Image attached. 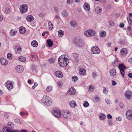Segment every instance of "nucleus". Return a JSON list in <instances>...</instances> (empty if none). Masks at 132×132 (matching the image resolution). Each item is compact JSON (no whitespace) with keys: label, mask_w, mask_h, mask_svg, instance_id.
Here are the masks:
<instances>
[{"label":"nucleus","mask_w":132,"mask_h":132,"mask_svg":"<svg viewBox=\"0 0 132 132\" xmlns=\"http://www.w3.org/2000/svg\"><path fill=\"white\" fill-rule=\"evenodd\" d=\"M66 56L63 55L59 57L58 62L60 66L64 67L68 65L69 63V59Z\"/></svg>","instance_id":"nucleus-1"},{"label":"nucleus","mask_w":132,"mask_h":132,"mask_svg":"<svg viewBox=\"0 0 132 132\" xmlns=\"http://www.w3.org/2000/svg\"><path fill=\"white\" fill-rule=\"evenodd\" d=\"M46 105L50 106L52 104V101L50 98L48 96L44 95L41 100Z\"/></svg>","instance_id":"nucleus-2"},{"label":"nucleus","mask_w":132,"mask_h":132,"mask_svg":"<svg viewBox=\"0 0 132 132\" xmlns=\"http://www.w3.org/2000/svg\"><path fill=\"white\" fill-rule=\"evenodd\" d=\"M75 44L77 46L79 47H82L84 44V42L82 39L78 38L76 39Z\"/></svg>","instance_id":"nucleus-3"},{"label":"nucleus","mask_w":132,"mask_h":132,"mask_svg":"<svg viewBox=\"0 0 132 132\" xmlns=\"http://www.w3.org/2000/svg\"><path fill=\"white\" fill-rule=\"evenodd\" d=\"M90 50L91 53L94 54H98L100 52V50L98 47L96 46H93Z\"/></svg>","instance_id":"nucleus-4"},{"label":"nucleus","mask_w":132,"mask_h":132,"mask_svg":"<svg viewBox=\"0 0 132 132\" xmlns=\"http://www.w3.org/2000/svg\"><path fill=\"white\" fill-rule=\"evenodd\" d=\"M85 35L87 37L92 36H95V32L94 30H89L86 31L84 33Z\"/></svg>","instance_id":"nucleus-5"},{"label":"nucleus","mask_w":132,"mask_h":132,"mask_svg":"<svg viewBox=\"0 0 132 132\" xmlns=\"http://www.w3.org/2000/svg\"><path fill=\"white\" fill-rule=\"evenodd\" d=\"M14 82L10 81H8L5 84V85L6 87L9 90H10L13 88Z\"/></svg>","instance_id":"nucleus-6"},{"label":"nucleus","mask_w":132,"mask_h":132,"mask_svg":"<svg viewBox=\"0 0 132 132\" xmlns=\"http://www.w3.org/2000/svg\"><path fill=\"white\" fill-rule=\"evenodd\" d=\"M28 7L27 5L23 4L20 7V12L23 14L25 13L28 11Z\"/></svg>","instance_id":"nucleus-7"},{"label":"nucleus","mask_w":132,"mask_h":132,"mask_svg":"<svg viewBox=\"0 0 132 132\" xmlns=\"http://www.w3.org/2000/svg\"><path fill=\"white\" fill-rule=\"evenodd\" d=\"M125 95L126 98L127 99H131L132 97V93L130 91L127 90L125 92Z\"/></svg>","instance_id":"nucleus-8"},{"label":"nucleus","mask_w":132,"mask_h":132,"mask_svg":"<svg viewBox=\"0 0 132 132\" xmlns=\"http://www.w3.org/2000/svg\"><path fill=\"white\" fill-rule=\"evenodd\" d=\"M62 115L63 117L66 119H68L70 118L71 113L70 112L63 111L62 112Z\"/></svg>","instance_id":"nucleus-9"},{"label":"nucleus","mask_w":132,"mask_h":132,"mask_svg":"<svg viewBox=\"0 0 132 132\" xmlns=\"http://www.w3.org/2000/svg\"><path fill=\"white\" fill-rule=\"evenodd\" d=\"M126 115L128 119L132 120V111H128L126 112Z\"/></svg>","instance_id":"nucleus-10"},{"label":"nucleus","mask_w":132,"mask_h":132,"mask_svg":"<svg viewBox=\"0 0 132 132\" xmlns=\"http://www.w3.org/2000/svg\"><path fill=\"white\" fill-rule=\"evenodd\" d=\"M53 114L54 116L57 118L60 117L61 116V114L59 109L54 110Z\"/></svg>","instance_id":"nucleus-11"},{"label":"nucleus","mask_w":132,"mask_h":132,"mask_svg":"<svg viewBox=\"0 0 132 132\" xmlns=\"http://www.w3.org/2000/svg\"><path fill=\"white\" fill-rule=\"evenodd\" d=\"M15 69L18 72L21 73L23 71V68L22 66L18 65L16 67Z\"/></svg>","instance_id":"nucleus-12"},{"label":"nucleus","mask_w":132,"mask_h":132,"mask_svg":"<svg viewBox=\"0 0 132 132\" xmlns=\"http://www.w3.org/2000/svg\"><path fill=\"white\" fill-rule=\"evenodd\" d=\"M68 92L69 93L70 95H74L76 93L75 89L73 87H71L69 89Z\"/></svg>","instance_id":"nucleus-13"},{"label":"nucleus","mask_w":132,"mask_h":132,"mask_svg":"<svg viewBox=\"0 0 132 132\" xmlns=\"http://www.w3.org/2000/svg\"><path fill=\"white\" fill-rule=\"evenodd\" d=\"M7 127L9 129L13 130V128L14 127V124L11 122H9L7 125Z\"/></svg>","instance_id":"nucleus-14"},{"label":"nucleus","mask_w":132,"mask_h":132,"mask_svg":"<svg viewBox=\"0 0 132 132\" xmlns=\"http://www.w3.org/2000/svg\"><path fill=\"white\" fill-rule=\"evenodd\" d=\"M84 9L86 11H88L90 9V6L89 4L87 3H85L84 5Z\"/></svg>","instance_id":"nucleus-15"},{"label":"nucleus","mask_w":132,"mask_h":132,"mask_svg":"<svg viewBox=\"0 0 132 132\" xmlns=\"http://www.w3.org/2000/svg\"><path fill=\"white\" fill-rule=\"evenodd\" d=\"M127 52V50L126 48H123L120 51V53L122 55H126Z\"/></svg>","instance_id":"nucleus-16"},{"label":"nucleus","mask_w":132,"mask_h":132,"mask_svg":"<svg viewBox=\"0 0 132 132\" xmlns=\"http://www.w3.org/2000/svg\"><path fill=\"white\" fill-rule=\"evenodd\" d=\"M79 73L81 75H84L86 73L85 69L84 68H81L79 70Z\"/></svg>","instance_id":"nucleus-17"},{"label":"nucleus","mask_w":132,"mask_h":132,"mask_svg":"<svg viewBox=\"0 0 132 132\" xmlns=\"http://www.w3.org/2000/svg\"><path fill=\"white\" fill-rule=\"evenodd\" d=\"M19 30L21 34H24L26 32V29L24 27H21L19 28Z\"/></svg>","instance_id":"nucleus-18"},{"label":"nucleus","mask_w":132,"mask_h":132,"mask_svg":"<svg viewBox=\"0 0 132 132\" xmlns=\"http://www.w3.org/2000/svg\"><path fill=\"white\" fill-rule=\"evenodd\" d=\"M15 52L16 53L18 54H19L21 53L22 50V48L21 46H19L18 47H16L15 48Z\"/></svg>","instance_id":"nucleus-19"},{"label":"nucleus","mask_w":132,"mask_h":132,"mask_svg":"<svg viewBox=\"0 0 132 132\" xmlns=\"http://www.w3.org/2000/svg\"><path fill=\"white\" fill-rule=\"evenodd\" d=\"M1 63L2 65H6L8 63V61L5 59L2 58L1 59Z\"/></svg>","instance_id":"nucleus-20"},{"label":"nucleus","mask_w":132,"mask_h":132,"mask_svg":"<svg viewBox=\"0 0 132 132\" xmlns=\"http://www.w3.org/2000/svg\"><path fill=\"white\" fill-rule=\"evenodd\" d=\"M34 18L31 15H28L26 17L27 20L29 22H31L34 20Z\"/></svg>","instance_id":"nucleus-21"},{"label":"nucleus","mask_w":132,"mask_h":132,"mask_svg":"<svg viewBox=\"0 0 132 132\" xmlns=\"http://www.w3.org/2000/svg\"><path fill=\"white\" fill-rule=\"evenodd\" d=\"M69 105L72 108H74L77 105L76 102L74 101L70 102L69 103Z\"/></svg>","instance_id":"nucleus-22"},{"label":"nucleus","mask_w":132,"mask_h":132,"mask_svg":"<svg viewBox=\"0 0 132 132\" xmlns=\"http://www.w3.org/2000/svg\"><path fill=\"white\" fill-rule=\"evenodd\" d=\"M102 11V9L99 6H98L95 8V12L97 14L101 13Z\"/></svg>","instance_id":"nucleus-23"},{"label":"nucleus","mask_w":132,"mask_h":132,"mask_svg":"<svg viewBox=\"0 0 132 132\" xmlns=\"http://www.w3.org/2000/svg\"><path fill=\"white\" fill-rule=\"evenodd\" d=\"M110 75L112 76H114L116 75V70L115 69H113L110 71Z\"/></svg>","instance_id":"nucleus-24"},{"label":"nucleus","mask_w":132,"mask_h":132,"mask_svg":"<svg viewBox=\"0 0 132 132\" xmlns=\"http://www.w3.org/2000/svg\"><path fill=\"white\" fill-rule=\"evenodd\" d=\"M56 76L59 78H62L63 77V75L62 73L60 71H58L55 72Z\"/></svg>","instance_id":"nucleus-25"},{"label":"nucleus","mask_w":132,"mask_h":132,"mask_svg":"<svg viewBox=\"0 0 132 132\" xmlns=\"http://www.w3.org/2000/svg\"><path fill=\"white\" fill-rule=\"evenodd\" d=\"M31 45L32 46L35 47H37L38 45L37 42L35 40H34L32 41Z\"/></svg>","instance_id":"nucleus-26"},{"label":"nucleus","mask_w":132,"mask_h":132,"mask_svg":"<svg viewBox=\"0 0 132 132\" xmlns=\"http://www.w3.org/2000/svg\"><path fill=\"white\" fill-rule=\"evenodd\" d=\"M17 31L15 30H11L10 32V34L12 36H14L16 33Z\"/></svg>","instance_id":"nucleus-27"},{"label":"nucleus","mask_w":132,"mask_h":132,"mask_svg":"<svg viewBox=\"0 0 132 132\" xmlns=\"http://www.w3.org/2000/svg\"><path fill=\"white\" fill-rule=\"evenodd\" d=\"M47 44L48 46L51 47L53 45V42L51 41L50 39H49L47 40Z\"/></svg>","instance_id":"nucleus-28"},{"label":"nucleus","mask_w":132,"mask_h":132,"mask_svg":"<svg viewBox=\"0 0 132 132\" xmlns=\"http://www.w3.org/2000/svg\"><path fill=\"white\" fill-rule=\"evenodd\" d=\"M58 36L59 37H62L64 35V32L63 31L60 30L58 32Z\"/></svg>","instance_id":"nucleus-29"},{"label":"nucleus","mask_w":132,"mask_h":132,"mask_svg":"<svg viewBox=\"0 0 132 132\" xmlns=\"http://www.w3.org/2000/svg\"><path fill=\"white\" fill-rule=\"evenodd\" d=\"M106 117V116L103 113L100 114L99 115V118L101 120H103Z\"/></svg>","instance_id":"nucleus-30"},{"label":"nucleus","mask_w":132,"mask_h":132,"mask_svg":"<svg viewBox=\"0 0 132 132\" xmlns=\"http://www.w3.org/2000/svg\"><path fill=\"white\" fill-rule=\"evenodd\" d=\"M18 60L20 61L23 62L25 61L26 59L24 57L20 56L18 58Z\"/></svg>","instance_id":"nucleus-31"},{"label":"nucleus","mask_w":132,"mask_h":132,"mask_svg":"<svg viewBox=\"0 0 132 132\" xmlns=\"http://www.w3.org/2000/svg\"><path fill=\"white\" fill-rule=\"evenodd\" d=\"M119 68L120 70H124L126 68V67L122 64L119 65Z\"/></svg>","instance_id":"nucleus-32"},{"label":"nucleus","mask_w":132,"mask_h":132,"mask_svg":"<svg viewBox=\"0 0 132 132\" xmlns=\"http://www.w3.org/2000/svg\"><path fill=\"white\" fill-rule=\"evenodd\" d=\"M62 14L64 17H66L68 16V14L67 11L64 10L62 11Z\"/></svg>","instance_id":"nucleus-33"},{"label":"nucleus","mask_w":132,"mask_h":132,"mask_svg":"<svg viewBox=\"0 0 132 132\" xmlns=\"http://www.w3.org/2000/svg\"><path fill=\"white\" fill-rule=\"evenodd\" d=\"M52 90V87L51 86H49L47 87L46 88V91L48 92H50Z\"/></svg>","instance_id":"nucleus-34"},{"label":"nucleus","mask_w":132,"mask_h":132,"mask_svg":"<svg viewBox=\"0 0 132 132\" xmlns=\"http://www.w3.org/2000/svg\"><path fill=\"white\" fill-rule=\"evenodd\" d=\"M11 130L9 129L7 127H4L3 129V132H11Z\"/></svg>","instance_id":"nucleus-35"},{"label":"nucleus","mask_w":132,"mask_h":132,"mask_svg":"<svg viewBox=\"0 0 132 132\" xmlns=\"http://www.w3.org/2000/svg\"><path fill=\"white\" fill-rule=\"evenodd\" d=\"M106 32L104 31H102L100 32V37H104L106 35Z\"/></svg>","instance_id":"nucleus-36"},{"label":"nucleus","mask_w":132,"mask_h":132,"mask_svg":"<svg viewBox=\"0 0 132 132\" xmlns=\"http://www.w3.org/2000/svg\"><path fill=\"white\" fill-rule=\"evenodd\" d=\"M103 93L105 94H107L108 92V89L106 87H104L103 89Z\"/></svg>","instance_id":"nucleus-37"},{"label":"nucleus","mask_w":132,"mask_h":132,"mask_svg":"<svg viewBox=\"0 0 132 132\" xmlns=\"http://www.w3.org/2000/svg\"><path fill=\"white\" fill-rule=\"evenodd\" d=\"M70 24L73 27H75L77 25V23L75 21H72L70 22Z\"/></svg>","instance_id":"nucleus-38"},{"label":"nucleus","mask_w":132,"mask_h":132,"mask_svg":"<svg viewBox=\"0 0 132 132\" xmlns=\"http://www.w3.org/2000/svg\"><path fill=\"white\" fill-rule=\"evenodd\" d=\"M15 122L21 124L22 123V121L19 119H16L15 120Z\"/></svg>","instance_id":"nucleus-39"},{"label":"nucleus","mask_w":132,"mask_h":132,"mask_svg":"<svg viewBox=\"0 0 132 132\" xmlns=\"http://www.w3.org/2000/svg\"><path fill=\"white\" fill-rule=\"evenodd\" d=\"M89 105L88 102L87 101H85L83 104V106L85 108H87L88 106Z\"/></svg>","instance_id":"nucleus-40"},{"label":"nucleus","mask_w":132,"mask_h":132,"mask_svg":"<svg viewBox=\"0 0 132 132\" xmlns=\"http://www.w3.org/2000/svg\"><path fill=\"white\" fill-rule=\"evenodd\" d=\"M48 25L49 26V30H52L53 27V24H52L50 22H49L48 23Z\"/></svg>","instance_id":"nucleus-41"},{"label":"nucleus","mask_w":132,"mask_h":132,"mask_svg":"<svg viewBox=\"0 0 132 132\" xmlns=\"http://www.w3.org/2000/svg\"><path fill=\"white\" fill-rule=\"evenodd\" d=\"M97 72L95 71L93 72L92 74V76L93 78L97 77Z\"/></svg>","instance_id":"nucleus-42"},{"label":"nucleus","mask_w":132,"mask_h":132,"mask_svg":"<svg viewBox=\"0 0 132 132\" xmlns=\"http://www.w3.org/2000/svg\"><path fill=\"white\" fill-rule=\"evenodd\" d=\"M7 57L10 60L11 59L12 57V54L10 53H8L7 54Z\"/></svg>","instance_id":"nucleus-43"},{"label":"nucleus","mask_w":132,"mask_h":132,"mask_svg":"<svg viewBox=\"0 0 132 132\" xmlns=\"http://www.w3.org/2000/svg\"><path fill=\"white\" fill-rule=\"evenodd\" d=\"M73 56L74 58L77 59L79 56V54L77 53H74L73 54Z\"/></svg>","instance_id":"nucleus-44"},{"label":"nucleus","mask_w":132,"mask_h":132,"mask_svg":"<svg viewBox=\"0 0 132 132\" xmlns=\"http://www.w3.org/2000/svg\"><path fill=\"white\" fill-rule=\"evenodd\" d=\"M72 79V81L74 82H76L78 80L77 77L76 76H73Z\"/></svg>","instance_id":"nucleus-45"},{"label":"nucleus","mask_w":132,"mask_h":132,"mask_svg":"<svg viewBox=\"0 0 132 132\" xmlns=\"http://www.w3.org/2000/svg\"><path fill=\"white\" fill-rule=\"evenodd\" d=\"M73 2V0H67V4L69 5L72 4Z\"/></svg>","instance_id":"nucleus-46"},{"label":"nucleus","mask_w":132,"mask_h":132,"mask_svg":"<svg viewBox=\"0 0 132 132\" xmlns=\"http://www.w3.org/2000/svg\"><path fill=\"white\" fill-rule=\"evenodd\" d=\"M10 10L9 8L6 7V8L5 12L6 13H8L10 12Z\"/></svg>","instance_id":"nucleus-47"},{"label":"nucleus","mask_w":132,"mask_h":132,"mask_svg":"<svg viewBox=\"0 0 132 132\" xmlns=\"http://www.w3.org/2000/svg\"><path fill=\"white\" fill-rule=\"evenodd\" d=\"M120 107L122 109H123L125 107V106L122 103H120L119 104Z\"/></svg>","instance_id":"nucleus-48"},{"label":"nucleus","mask_w":132,"mask_h":132,"mask_svg":"<svg viewBox=\"0 0 132 132\" xmlns=\"http://www.w3.org/2000/svg\"><path fill=\"white\" fill-rule=\"evenodd\" d=\"M95 99L96 101H99L100 100L101 98L98 96H96L95 97Z\"/></svg>","instance_id":"nucleus-49"},{"label":"nucleus","mask_w":132,"mask_h":132,"mask_svg":"<svg viewBox=\"0 0 132 132\" xmlns=\"http://www.w3.org/2000/svg\"><path fill=\"white\" fill-rule=\"evenodd\" d=\"M121 74L124 77V70H120Z\"/></svg>","instance_id":"nucleus-50"},{"label":"nucleus","mask_w":132,"mask_h":132,"mask_svg":"<svg viewBox=\"0 0 132 132\" xmlns=\"http://www.w3.org/2000/svg\"><path fill=\"white\" fill-rule=\"evenodd\" d=\"M112 64L113 66H114L118 64L117 61L115 60L112 63Z\"/></svg>","instance_id":"nucleus-51"},{"label":"nucleus","mask_w":132,"mask_h":132,"mask_svg":"<svg viewBox=\"0 0 132 132\" xmlns=\"http://www.w3.org/2000/svg\"><path fill=\"white\" fill-rule=\"evenodd\" d=\"M45 16V14L43 12H41L39 14V16L41 17H44Z\"/></svg>","instance_id":"nucleus-52"},{"label":"nucleus","mask_w":132,"mask_h":132,"mask_svg":"<svg viewBox=\"0 0 132 132\" xmlns=\"http://www.w3.org/2000/svg\"><path fill=\"white\" fill-rule=\"evenodd\" d=\"M116 120L118 121H120L121 120V118L119 117H117L116 118Z\"/></svg>","instance_id":"nucleus-53"},{"label":"nucleus","mask_w":132,"mask_h":132,"mask_svg":"<svg viewBox=\"0 0 132 132\" xmlns=\"http://www.w3.org/2000/svg\"><path fill=\"white\" fill-rule=\"evenodd\" d=\"M57 85L58 86L61 87L62 86V82L61 81H59L57 83Z\"/></svg>","instance_id":"nucleus-54"},{"label":"nucleus","mask_w":132,"mask_h":132,"mask_svg":"<svg viewBox=\"0 0 132 132\" xmlns=\"http://www.w3.org/2000/svg\"><path fill=\"white\" fill-rule=\"evenodd\" d=\"M107 117L109 119H111L112 118V116L109 114H108Z\"/></svg>","instance_id":"nucleus-55"},{"label":"nucleus","mask_w":132,"mask_h":132,"mask_svg":"<svg viewBox=\"0 0 132 132\" xmlns=\"http://www.w3.org/2000/svg\"><path fill=\"white\" fill-rule=\"evenodd\" d=\"M49 62L51 63H53L54 62V61L53 59L51 58L49 59Z\"/></svg>","instance_id":"nucleus-56"},{"label":"nucleus","mask_w":132,"mask_h":132,"mask_svg":"<svg viewBox=\"0 0 132 132\" xmlns=\"http://www.w3.org/2000/svg\"><path fill=\"white\" fill-rule=\"evenodd\" d=\"M4 116L6 118H8L9 117L8 113L7 112L5 113L4 114Z\"/></svg>","instance_id":"nucleus-57"},{"label":"nucleus","mask_w":132,"mask_h":132,"mask_svg":"<svg viewBox=\"0 0 132 132\" xmlns=\"http://www.w3.org/2000/svg\"><path fill=\"white\" fill-rule=\"evenodd\" d=\"M124 24L123 23L121 22L120 23V24L119 25V26L121 28H123L124 27Z\"/></svg>","instance_id":"nucleus-58"},{"label":"nucleus","mask_w":132,"mask_h":132,"mask_svg":"<svg viewBox=\"0 0 132 132\" xmlns=\"http://www.w3.org/2000/svg\"><path fill=\"white\" fill-rule=\"evenodd\" d=\"M127 21L128 22V23L129 24H131V19L129 17L128 18H127Z\"/></svg>","instance_id":"nucleus-59"},{"label":"nucleus","mask_w":132,"mask_h":132,"mask_svg":"<svg viewBox=\"0 0 132 132\" xmlns=\"http://www.w3.org/2000/svg\"><path fill=\"white\" fill-rule=\"evenodd\" d=\"M89 87V89H92L93 90L94 88V87L92 85H90Z\"/></svg>","instance_id":"nucleus-60"},{"label":"nucleus","mask_w":132,"mask_h":132,"mask_svg":"<svg viewBox=\"0 0 132 132\" xmlns=\"http://www.w3.org/2000/svg\"><path fill=\"white\" fill-rule=\"evenodd\" d=\"M106 101L107 104H109L110 103V100H109L108 99L106 100Z\"/></svg>","instance_id":"nucleus-61"},{"label":"nucleus","mask_w":132,"mask_h":132,"mask_svg":"<svg viewBox=\"0 0 132 132\" xmlns=\"http://www.w3.org/2000/svg\"><path fill=\"white\" fill-rule=\"evenodd\" d=\"M112 85L113 86L117 84V83L116 82L114 81L113 80L112 81Z\"/></svg>","instance_id":"nucleus-62"},{"label":"nucleus","mask_w":132,"mask_h":132,"mask_svg":"<svg viewBox=\"0 0 132 132\" xmlns=\"http://www.w3.org/2000/svg\"><path fill=\"white\" fill-rule=\"evenodd\" d=\"M129 62L130 64H132V57L129 59Z\"/></svg>","instance_id":"nucleus-63"},{"label":"nucleus","mask_w":132,"mask_h":132,"mask_svg":"<svg viewBox=\"0 0 132 132\" xmlns=\"http://www.w3.org/2000/svg\"><path fill=\"white\" fill-rule=\"evenodd\" d=\"M128 76L129 77L132 78V73H129L128 75Z\"/></svg>","instance_id":"nucleus-64"}]
</instances>
